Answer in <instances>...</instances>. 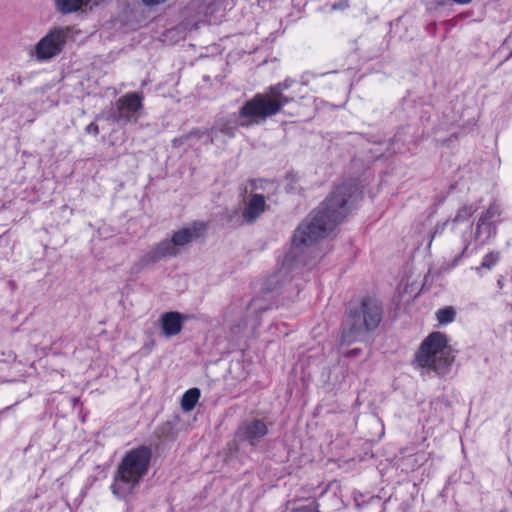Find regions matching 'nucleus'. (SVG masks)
I'll return each instance as SVG.
<instances>
[{
  "instance_id": "b1692460",
  "label": "nucleus",
  "mask_w": 512,
  "mask_h": 512,
  "mask_svg": "<svg viewBox=\"0 0 512 512\" xmlns=\"http://www.w3.org/2000/svg\"><path fill=\"white\" fill-rule=\"evenodd\" d=\"M278 278H279V276H278V275H272V276H270V277L267 279L266 283H265V287H264V289H265L266 291H272V290H274V289L276 288V285L279 283V279H278Z\"/></svg>"
},
{
  "instance_id": "4be33fe9",
  "label": "nucleus",
  "mask_w": 512,
  "mask_h": 512,
  "mask_svg": "<svg viewBox=\"0 0 512 512\" xmlns=\"http://www.w3.org/2000/svg\"><path fill=\"white\" fill-rule=\"evenodd\" d=\"M289 512H320L319 504L316 500H310L307 504L294 507Z\"/></svg>"
},
{
  "instance_id": "6e6552de",
  "label": "nucleus",
  "mask_w": 512,
  "mask_h": 512,
  "mask_svg": "<svg viewBox=\"0 0 512 512\" xmlns=\"http://www.w3.org/2000/svg\"><path fill=\"white\" fill-rule=\"evenodd\" d=\"M69 36L68 27H56L42 37L35 46V56L39 61L49 60L59 55Z\"/></svg>"
},
{
  "instance_id": "c85d7f7f",
  "label": "nucleus",
  "mask_w": 512,
  "mask_h": 512,
  "mask_svg": "<svg viewBox=\"0 0 512 512\" xmlns=\"http://www.w3.org/2000/svg\"><path fill=\"white\" fill-rule=\"evenodd\" d=\"M251 305H252V306H255L256 310H257L258 312H260V313L265 312L266 310H268V309H269V308H268V307H266V306L264 307V306L258 305V300H257V299L252 300Z\"/></svg>"
},
{
  "instance_id": "393cba45",
  "label": "nucleus",
  "mask_w": 512,
  "mask_h": 512,
  "mask_svg": "<svg viewBox=\"0 0 512 512\" xmlns=\"http://www.w3.org/2000/svg\"><path fill=\"white\" fill-rule=\"evenodd\" d=\"M115 107L118 110V112L123 116V120L126 122V124L131 123L130 116L126 113L123 106L119 105V99L115 102Z\"/></svg>"
},
{
  "instance_id": "bb28decb",
  "label": "nucleus",
  "mask_w": 512,
  "mask_h": 512,
  "mask_svg": "<svg viewBox=\"0 0 512 512\" xmlns=\"http://www.w3.org/2000/svg\"><path fill=\"white\" fill-rule=\"evenodd\" d=\"M86 133L93 134L94 136H97L99 134V127L95 122H91L89 125L85 128Z\"/></svg>"
},
{
  "instance_id": "f257e3e1",
  "label": "nucleus",
  "mask_w": 512,
  "mask_h": 512,
  "mask_svg": "<svg viewBox=\"0 0 512 512\" xmlns=\"http://www.w3.org/2000/svg\"><path fill=\"white\" fill-rule=\"evenodd\" d=\"M361 193L355 180H347L336 186L296 229L292 246L283 257L280 273L286 275L288 271L299 265H308L301 256L304 249L324 238L329 231L341 223L361 198Z\"/></svg>"
},
{
  "instance_id": "423d86ee",
  "label": "nucleus",
  "mask_w": 512,
  "mask_h": 512,
  "mask_svg": "<svg viewBox=\"0 0 512 512\" xmlns=\"http://www.w3.org/2000/svg\"><path fill=\"white\" fill-rule=\"evenodd\" d=\"M205 231L206 224L203 222H194L191 226L176 231L171 240H162L154 248L144 254L140 259V264L146 267L159 262L165 257L176 256V247H183L191 243L200 238Z\"/></svg>"
},
{
  "instance_id": "7c9ffc66",
  "label": "nucleus",
  "mask_w": 512,
  "mask_h": 512,
  "mask_svg": "<svg viewBox=\"0 0 512 512\" xmlns=\"http://www.w3.org/2000/svg\"><path fill=\"white\" fill-rule=\"evenodd\" d=\"M505 43L508 45L512 44V33L507 37Z\"/></svg>"
},
{
  "instance_id": "20e7f679",
  "label": "nucleus",
  "mask_w": 512,
  "mask_h": 512,
  "mask_svg": "<svg viewBox=\"0 0 512 512\" xmlns=\"http://www.w3.org/2000/svg\"><path fill=\"white\" fill-rule=\"evenodd\" d=\"M294 82L293 79L286 78L283 82L269 86L264 92L255 94L240 108V115L266 120L280 113L286 104L294 100L293 97L284 94Z\"/></svg>"
},
{
  "instance_id": "a211bd4d",
  "label": "nucleus",
  "mask_w": 512,
  "mask_h": 512,
  "mask_svg": "<svg viewBox=\"0 0 512 512\" xmlns=\"http://www.w3.org/2000/svg\"><path fill=\"white\" fill-rule=\"evenodd\" d=\"M500 216V210L498 205L495 203L491 204L485 212L481 214L478 221H483L485 223H491L496 225L497 219Z\"/></svg>"
},
{
  "instance_id": "a878e982",
  "label": "nucleus",
  "mask_w": 512,
  "mask_h": 512,
  "mask_svg": "<svg viewBox=\"0 0 512 512\" xmlns=\"http://www.w3.org/2000/svg\"><path fill=\"white\" fill-rule=\"evenodd\" d=\"M186 143H188V141H187V137L184 134H182L181 136H179L177 138H174L172 140V146L174 148H179V147L183 146Z\"/></svg>"
},
{
  "instance_id": "2f4dec72",
  "label": "nucleus",
  "mask_w": 512,
  "mask_h": 512,
  "mask_svg": "<svg viewBox=\"0 0 512 512\" xmlns=\"http://www.w3.org/2000/svg\"><path fill=\"white\" fill-rule=\"evenodd\" d=\"M468 246H469V242L466 243L465 247H464V250H463V253L468 249Z\"/></svg>"
},
{
  "instance_id": "dca6fc26",
  "label": "nucleus",
  "mask_w": 512,
  "mask_h": 512,
  "mask_svg": "<svg viewBox=\"0 0 512 512\" xmlns=\"http://www.w3.org/2000/svg\"><path fill=\"white\" fill-rule=\"evenodd\" d=\"M476 211L477 207L472 204H464L461 206L457 210L454 218L450 221L452 228H454L457 223L467 221Z\"/></svg>"
},
{
  "instance_id": "f8f14e48",
  "label": "nucleus",
  "mask_w": 512,
  "mask_h": 512,
  "mask_svg": "<svg viewBox=\"0 0 512 512\" xmlns=\"http://www.w3.org/2000/svg\"><path fill=\"white\" fill-rule=\"evenodd\" d=\"M266 200L262 194H252L242 216L247 223H253L264 211Z\"/></svg>"
},
{
  "instance_id": "f03ea898",
  "label": "nucleus",
  "mask_w": 512,
  "mask_h": 512,
  "mask_svg": "<svg viewBox=\"0 0 512 512\" xmlns=\"http://www.w3.org/2000/svg\"><path fill=\"white\" fill-rule=\"evenodd\" d=\"M382 319L383 307L381 303L369 296L362 298L359 305L349 309L342 324V343L351 344L365 340L370 333L379 327Z\"/></svg>"
},
{
  "instance_id": "f3484780",
  "label": "nucleus",
  "mask_w": 512,
  "mask_h": 512,
  "mask_svg": "<svg viewBox=\"0 0 512 512\" xmlns=\"http://www.w3.org/2000/svg\"><path fill=\"white\" fill-rule=\"evenodd\" d=\"M285 191L289 194H299L302 191V187L300 185V176L291 171L288 172L285 176Z\"/></svg>"
},
{
  "instance_id": "6ab92c4d",
  "label": "nucleus",
  "mask_w": 512,
  "mask_h": 512,
  "mask_svg": "<svg viewBox=\"0 0 512 512\" xmlns=\"http://www.w3.org/2000/svg\"><path fill=\"white\" fill-rule=\"evenodd\" d=\"M456 312L453 307L448 306L437 311V320L441 324H447L454 321Z\"/></svg>"
},
{
  "instance_id": "aec40b11",
  "label": "nucleus",
  "mask_w": 512,
  "mask_h": 512,
  "mask_svg": "<svg viewBox=\"0 0 512 512\" xmlns=\"http://www.w3.org/2000/svg\"><path fill=\"white\" fill-rule=\"evenodd\" d=\"M500 259V253L492 251L486 254L483 257L482 263L479 267L476 268L477 271H480L482 268L491 269Z\"/></svg>"
},
{
  "instance_id": "9d476101",
  "label": "nucleus",
  "mask_w": 512,
  "mask_h": 512,
  "mask_svg": "<svg viewBox=\"0 0 512 512\" xmlns=\"http://www.w3.org/2000/svg\"><path fill=\"white\" fill-rule=\"evenodd\" d=\"M184 321L185 317L179 312L170 311L163 313L160 318L163 335L170 338L179 334L182 330Z\"/></svg>"
},
{
  "instance_id": "ddd939ff",
  "label": "nucleus",
  "mask_w": 512,
  "mask_h": 512,
  "mask_svg": "<svg viewBox=\"0 0 512 512\" xmlns=\"http://www.w3.org/2000/svg\"><path fill=\"white\" fill-rule=\"evenodd\" d=\"M92 0H54L56 10L63 14L78 12L82 7L87 6Z\"/></svg>"
},
{
  "instance_id": "72a5a7b5",
  "label": "nucleus",
  "mask_w": 512,
  "mask_h": 512,
  "mask_svg": "<svg viewBox=\"0 0 512 512\" xmlns=\"http://www.w3.org/2000/svg\"><path fill=\"white\" fill-rule=\"evenodd\" d=\"M351 353L357 354V351L356 350H352Z\"/></svg>"
},
{
  "instance_id": "2eb2a0df",
  "label": "nucleus",
  "mask_w": 512,
  "mask_h": 512,
  "mask_svg": "<svg viewBox=\"0 0 512 512\" xmlns=\"http://www.w3.org/2000/svg\"><path fill=\"white\" fill-rule=\"evenodd\" d=\"M200 397V390L198 388H191L187 390L181 399V407L184 411H191L196 406Z\"/></svg>"
},
{
  "instance_id": "7ed1b4c3",
  "label": "nucleus",
  "mask_w": 512,
  "mask_h": 512,
  "mask_svg": "<svg viewBox=\"0 0 512 512\" xmlns=\"http://www.w3.org/2000/svg\"><path fill=\"white\" fill-rule=\"evenodd\" d=\"M151 457L152 451L147 446H139L126 453L111 485V491L117 498L126 499L135 492L148 473Z\"/></svg>"
},
{
  "instance_id": "1a4fd4ad",
  "label": "nucleus",
  "mask_w": 512,
  "mask_h": 512,
  "mask_svg": "<svg viewBox=\"0 0 512 512\" xmlns=\"http://www.w3.org/2000/svg\"><path fill=\"white\" fill-rule=\"evenodd\" d=\"M237 434L242 441L248 442L251 446H257L268 434V427L262 419L252 418L241 423Z\"/></svg>"
},
{
  "instance_id": "cd10ccee",
  "label": "nucleus",
  "mask_w": 512,
  "mask_h": 512,
  "mask_svg": "<svg viewBox=\"0 0 512 512\" xmlns=\"http://www.w3.org/2000/svg\"><path fill=\"white\" fill-rule=\"evenodd\" d=\"M448 224H451V222L449 220L443 222L441 225H437L433 231V234H432V239L435 237L436 234H440L443 232V230L445 229V227L448 225Z\"/></svg>"
},
{
  "instance_id": "473e14b6",
  "label": "nucleus",
  "mask_w": 512,
  "mask_h": 512,
  "mask_svg": "<svg viewBox=\"0 0 512 512\" xmlns=\"http://www.w3.org/2000/svg\"><path fill=\"white\" fill-rule=\"evenodd\" d=\"M13 406H14V405L9 406V407H6V408L3 410V412H4V411H7V410H9V409H11Z\"/></svg>"
},
{
  "instance_id": "5701e85b",
  "label": "nucleus",
  "mask_w": 512,
  "mask_h": 512,
  "mask_svg": "<svg viewBox=\"0 0 512 512\" xmlns=\"http://www.w3.org/2000/svg\"><path fill=\"white\" fill-rule=\"evenodd\" d=\"M123 116L118 112L116 107L114 106L107 115V120L112 121L114 124H118L121 126L126 125V122L123 120Z\"/></svg>"
},
{
  "instance_id": "0eeeda50",
  "label": "nucleus",
  "mask_w": 512,
  "mask_h": 512,
  "mask_svg": "<svg viewBox=\"0 0 512 512\" xmlns=\"http://www.w3.org/2000/svg\"><path fill=\"white\" fill-rule=\"evenodd\" d=\"M261 121L260 117H242L240 112L238 115L233 113L225 117H221L217 119L209 129L208 139L205 140L204 144H213L219 133L228 138H234L239 127H250L260 123Z\"/></svg>"
},
{
  "instance_id": "412c9836",
  "label": "nucleus",
  "mask_w": 512,
  "mask_h": 512,
  "mask_svg": "<svg viewBox=\"0 0 512 512\" xmlns=\"http://www.w3.org/2000/svg\"><path fill=\"white\" fill-rule=\"evenodd\" d=\"M209 129H201V128H193L188 133L184 135L187 137V141L190 145L194 144L196 141L200 140L202 137H208Z\"/></svg>"
},
{
  "instance_id": "9b49d317",
  "label": "nucleus",
  "mask_w": 512,
  "mask_h": 512,
  "mask_svg": "<svg viewBox=\"0 0 512 512\" xmlns=\"http://www.w3.org/2000/svg\"><path fill=\"white\" fill-rule=\"evenodd\" d=\"M119 105L123 106L131 118V123L138 121V112L143 109V95L137 92L127 93L119 98Z\"/></svg>"
},
{
  "instance_id": "c756f323",
  "label": "nucleus",
  "mask_w": 512,
  "mask_h": 512,
  "mask_svg": "<svg viewBox=\"0 0 512 512\" xmlns=\"http://www.w3.org/2000/svg\"><path fill=\"white\" fill-rule=\"evenodd\" d=\"M261 182H263V181H262V180H259V181H258V180H254V179H251V180H250L251 186H252V188H253V189H255V190H257V189H261V188H262V186H261V185H259V183H261Z\"/></svg>"
},
{
  "instance_id": "4468645a",
  "label": "nucleus",
  "mask_w": 512,
  "mask_h": 512,
  "mask_svg": "<svg viewBox=\"0 0 512 512\" xmlns=\"http://www.w3.org/2000/svg\"><path fill=\"white\" fill-rule=\"evenodd\" d=\"M496 234V225L477 221L474 238L481 244L487 242L491 237Z\"/></svg>"
},
{
  "instance_id": "39448f33",
  "label": "nucleus",
  "mask_w": 512,
  "mask_h": 512,
  "mask_svg": "<svg viewBox=\"0 0 512 512\" xmlns=\"http://www.w3.org/2000/svg\"><path fill=\"white\" fill-rule=\"evenodd\" d=\"M454 361L447 336L441 332L430 333L415 353L413 364L417 368L434 371L438 375L447 372Z\"/></svg>"
}]
</instances>
